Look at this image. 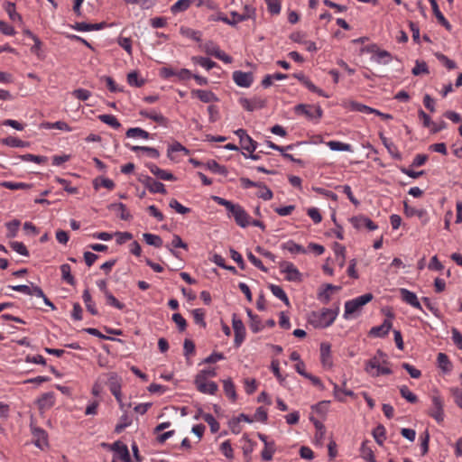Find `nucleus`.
<instances>
[{"label": "nucleus", "mask_w": 462, "mask_h": 462, "mask_svg": "<svg viewBox=\"0 0 462 462\" xmlns=\"http://www.w3.org/2000/svg\"><path fill=\"white\" fill-rule=\"evenodd\" d=\"M387 364L386 355L381 349H378L374 356L365 363V371L373 377L391 374L393 371L386 366Z\"/></svg>", "instance_id": "nucleus-1"}, {"label": "nucleus", "mask_w": 462, "mask_h": 462, "mask_svg": "<svg viewBox=\"0 0 462 462\" xmlns=\"http://www.w3.org/2000/svg\"><path fill=\"white\" fill-rule=\"evenodd\" d=\"M338 314V309L324 308L319 311H312L309 322L316 328H325L333 324Z\"/></svg>", "instance_id": "nucleus-2"}, {"label": "nucleus", "mask_w": 462, "mask_h": 462, "mask_svg": "<svg viewBox=\"0 0 462 462\" xmlns=\"http://www.w3.org/2000/svg\"><path fill=\"white\" fill-rule=\"evenodd\" d=\"M373 298L374 296L372 293H365L353 300L346 301L345 311L343 315L344 318L347 319L355 313L360 311L363 306L370 302Z\"/></svg>", "instance_id": "nucleus-3"}, {"label": "nucleus", "mask_w": 462, "mask_h": 462, "mask_svg": "<svg viewBox=\"0 0 462 462\" xmlns=\"http://www.w3.org/2000/svg\"><path fill=\"white\" fill-rule=\"evenodd\" d=\"M107 379V385L111 393L115 396L116 400L122 405V378L115 372H109L105 374Z\"/></svg>", "instance_id": "nucleus-4"}, {"label": "nucleus", "mask_w": 462, "mask_h": 462, "mask_svg": "<svg viewBox=\"0 0 462 462\" xmlns=\"http://www.w3.org/2000/svg\"><path fill=\"white\" fill-rule=\"evenodd\" d=\"M294 111L299 116H304L308 120H319L323 115L319 106L299 104L294 107Z\"/></svg>", "instance_id": "nucleus-5"}, {"label": "nucleus", "mask_w": 462, "mask_h": 462, "mask_svg": "<svg viewBox=\"0 0 462 462\" xmlns=\"http://www.w3.org/2000/svg\"><path fill=\"white\" fill-rule=\"evenodd\" d=\"M432 405L428 411L429 416L433 418L439 424L444 421V402L440 395L434 394L431 396Z\"/></svg>", "instance_id": "nucleus-6"}, {"label": "nucleus", "mask_w": 462, "mask_h": 462, "mask_svg": "<svg viewBox=\"0 0 462 462\" xmlns=\"http://www.w3.org/2000/svg\"><path fill=\"white\" fill-rule=\"evenodd\" d=\"M281 272L286 274L285 279L289 282H300L301 273L291 262L282 261L279 263Z\"/></svg>", "instance_id": "nucleus-7"}, {"label": "nucleus", "mask_w": 462, "mask_h": 462, "mask_svg": "<svg viewBox=\"0 0 462 462\" xmlns=\"http://www.w3.org/2000/svg\"><path fill=\"white\" fill-rule=\"evenodd\" d=\"M232 326L235 332L234 344L236 347H239L245 340L246 333L243 321L236 314L233 315Z\"/></svg>", "instance_id": "nucleus-8"}, {"label": "nucleus", "mask_w": 462, "mask_h": 462, "mask_svg": "<svg viewBox=\"0 0 462 462\" xmlns=\"http://www.w3.org/2000/svg\"><path fill=\"white\" fill-rule=\"evenodd\" d=\"M139 181L143 183L151 193L165 194L167 192L163 183L155 180L150 176H143L139 179Z\"/></svg>", "instance_id": "nucleus-9"}, {"label": "nucleus", "mask_w": 462, "mask_h": 462, "mask_svg": "<svg viewBox=\"0 0 462 462\" xmlns=\"http://www.w3.org/2000/svg\"><path fill=\"white\" fill-rule=\"evenodd\" d=\"M194 383L197 389L202 393L213 395L218 390V386L215 382L203 380L202 377H195Z\"/></svg>", "instance_id": "nucleus-10"}, {"label": "nucleus", "mask_w": 462, "mask_h": 462, "mask_svg": "<svg viewBox=\"0 0 462 462\" xmlns=\"http://www.w3.org/2000/svg\"><path fill=\"white\" fill-rule=\"evenodd\" d=\"M231 214L239 226L245 228L250 226L251 217L245 208L239 204H236V208L231 212Z\"/></svg>", "instance_id": "nucleus-11"}, {"label": "nucleus", "mask_w": 462, "mask_h": 462, "mask_svg": "<svg viewBox=\"0 0 462 462\" xmlns=\"http://www.w3.org/2000/svg\"><path fill=\"white\" fill-rule=\"evenodd\" d=\"M234 82L241 88H249L253 81L254 76L251 72H244L241 70H236L232 75Z\"/></svg>", "instance_id": "nucleus-12"}, {"label": "nucleus", "mask_w": 462, "mask_h": 462, "mask_svg": "<svg viewBox=\"0 0 462 462\" xmlns=\"http://www.w3.org/2000/svg\"><path fill=\"white\" fill-rule=\"evenodd\" d=\"M400 293H401L402 300L405 303L422 311L421 304H420L417 295L414 292L409 291L408 289L402 288V289H400Z\"/></svg>", "instance_id": "nucleus-13"}, {"label": "nucleus", "mask_w": 462, "mask_h": 462, "mask_svg": "<svg viewBox=\"0 0 462 462\" xmlns=\"http://www.w3.org/2000/svg\"><path fill=\"white\" fill-rule=\"evenodd\" d=\"M404 214L406 215V217H418L423 225H426L428 222H429V216H428V212L426 209H417L413 207H411L408 205L407 202H404Z\"/></svg>", "instance_id": "nucleus-14"}, {"label": "nucleus", "mask_w": 462, "mask_h": 462, "mask_svg": "<svg viewBox=\"0 0 462 462\" xmlns=\"http://www.w3.org/2000/svg\"><path fill=\"white\" fill-rule=\"evenodd\" d=\"M239 103L243 108L249 112H253L256 109H261L265 106V101L259 97H254L252 99L243 97L239 99Z\"/></svg>", "instance_id": "nucleus-15"}, {"label": "nucleus", "mask_w": 462, "mask_h": 462, "mask_svg": "<svg viewBox=\"0 0 462 462\" xmlns=\"http://www.w3.org/2000/svg\"><path fill=\"white\" fill-rule=\"evenodd\" d=\"M191 96L198 97L203 103H215L219 101L217 95L211 90L193 89L191 90Z\"/></svg>", "instance_id": "nucleus-16"}, {"label": "nucleus", "mask_w": 462, "mask_h": 462, "mask_svg": "<svg viewBox=\"0 0 462 462\" xmlns=\"http://www.w3.org/2000/svg\"><path fill=\"white\" fill-rule=\"evenodd\" d=\"M392 327V321L390 319H384L380 326L373 327L369 331V335L374 337H384L388 335Z\"/></svg>", "instance_id": "nucleus-17"}, {"label": "nucleus", "mask_w": 462, "mask_h": 462, "mask_svg": "<svg viewBox=\"0 0 462 462\" xmlns=\"http://www.w3.org/2000/svg\"><path fill=\"white\" fill-rule=\"evenodd\" d=\"M112 450L115 452V455L123 462H131L129 450L125 444L120 441H116L112 445Z\"/></svg>", "instance_id": "nucleus-18"}, {"label": "nucleus", "mask_w": 462, "mask_h": 462, "mask_svg": "<svg viewBox=\"0 0 462 462\" xmlns=\"http://www.w3.org/2000/svg\"><path fill=\"white\" fill-rule=\"evenodd\" d=\"M320 361L325 368H331L333 365L331 346L328 343L320 344Z\"/></svg>", "instance_id": "nucleus-19"}, {"label": "nucleus", "mask_w": 462, "mask_h": 462, "mask_svg": "<svg viewBox=\"0 0 462 462\" xmlns=\"http://www.w3.org/2000/svg\"><path fill=\"white\" fill-rule=\"evenodd\" d=\"M139 114L146 118H149L156 123H158L160 125L167 126L168 125V119L160 112H157L155 110H141Z\"/></svg>", "instance_id": "nucleus-20"}, {"label": "nucleus", "mask_w": 462, "mask_h": 462, "mask_svg": "<svg viewBox=\"0 0 462 462\" xmlns=\"http://www.w3.org/2000/svg\"><path fill=\"white\" fill-rule=\"evenodd\" d=\"M70 27L79 32L98 31L106 27V23H88L85 22H78L70 25Z\"/></svg>", "instance_id": "nucleus-21"}, {"label": "nucleus", "mask_w": 462, "mask_h": 462, "mask_svg": "<svg viewBox=\"0 0 462 462\" xmlns=\"http://www.w3.org/2000/svg\"><path fill=\"white\" fill-rule=\"evenodd\" d=\"M32 435L35 439L34 445L41 449H44L48 447V436L44 430L41 428H33Z\"/></svg>", "instance_id": "nucleus-22"}, {"label": "nucleus", "mask_w": 462, "mask_h": 462, "mask_svg": "<svg viewBox=\"0 0 462 462\" xmlns=\"http://www.w3.org/2000/svg\"><path fill=\"white\" fill-rule=\"evenodd\" d=\"M147 167L149 168L150 171L153 175H155L158 179H161L162 180H169V181L175 180V177L172 173L159 168L154 163H149V164H147Z\"/></svg>", "instance_id": "nucleus-23"}, {"label": "nucleus", "mask_w": 462, "mask_h": 462, "mask_svg": "<svg viewBox=\"0 0 462 462\" xmlns=\"http://www.w3.org/2000/svg\"><path fill=\"white\" fill-rule=\"evenodd\" d=\"M353 226L356 228L365 226L369 230H375L378 226L366 217H355L351 219Z\"/></svg>", "instance_id": "nucleus-24"}, {"label": "nucleus", "mask_w": 462, "mask_h": 462, "mask_svg": "<svg viewBox=\"0 0 462 462\" xmlns=\"http://www.w3.org/2000/svg\"><path fill=\"white\" fill-rule=\"evenodd\" d=\"M340 288L337 287V286H335V285H332V284H326L323 288H321L319 292H318V300L324 303V304H327L329 302L330 299H331V292L332 291H337L339 290Z\"/></svg>", "instance_id": "nucleus-25"}, {"label": "nucleus", "mask_w": 462, "mask_h": 462, "mask_svg": "<svg viewBox=\"0 0 462 462\" xmlns=\"http://www.w3.org/2000/svg\"><path fill=\"white\" fill-rule=\"evenodd\" d=\"M165 246L175 257H179V254L174 250L175 248H182L185 250L188 249V245L182 241L179 235H173L171 243L170 245H166Z\"/></svg>", "instance_id": "nucleus-26"}, {"label": "nucleus", "mask_w": 462, "mask_h": 462, "mask_svg": "<svg viewBox=\"0 0 462 462\" xmlns=\"http://www.w3.org/2000/svg\"><path fill=\"white\" fill-rule=\"evenodd\" d=\"M55 403V395L53 393L49 392L43 393L38 400L37 404L41 410H47L52 407Z\"/></svg>", "instance_id": "nucleus-27"}, {"label": "nucleus", "mask_w": 462, "mask_h": 462, "mask_svg": "<svg viewBox=\"0 0 462 462\" xmlns=\"http://www.w3.org/2000/svg\"><path fill=\"white\" fill-rule=\"evenodd\" d=\"M429 2L431 5L432 12H433L434 15L436 16L438 22L441 25H443L447 30L450 31L451 24L448 23V21L445 18L443 14L440 12L437 1L436 0H429Z\"/></svg>", "instance_id": "nucleus-28"}, {"label": "nucleus", "mask_w": 462, "mask_h": 462, "mask_svg": "<svg viewBox=\"0 0 462 462\" xmlns=\"http://www.w3.org/2000/svg\"><path fill=\"white\" fill-rule=\"evenodd\" d=\"M108 208L116 211L122 220H130L132 218V215L128 211L126 206L121 202L112 203L108 206Z\"/></svg>", "instance_id": "nucleus-29"}, {"label": "nucleus", "mask_w": 462, "mask_h": 462, "mask_svg": "<svg viewBox=\"0 0 462 462\" xmlns=\"http://www.w3.org/2000/svg\"><path fill=\"white\" fill-rule=\"evenodd\" d=\"M281 248L293 254H306L307 252L302 245L295 243L293 240H288L287 242L282 244Z\"/></svg>", "instance_id": "nucleus-30"}, {"label": "nucleus", "mask_w": 462, "mask_h": 462, "mask_svg": "<svg viewBox=\"0 0 462 462\" xmlns=\"http://www.w3.org/2000/svg\"><path fill=\"white\" fill-rule=\"evenodd\" d=\"M126 147H128L131 151L136 152L139 151H142L145 152L148 156L157 159L160 157V152L157 149L148 146H139V145H129L125 144Z\"/></svg>", "instance_id": "nucleus-31"}, {"label": "nucleus", "mask_w": 462, "mask_h": 462, "mask_svg": "<svg viewBox=\"0 0 462 462\" xmlns=\"http://www.w3.org/2000/svg\"><path fill=\"white\" fill-rule=\"evenodd\" d=\"M372 59L378 64H388L392 60V55L389 51L384 50H379L377 49Z\"/></svg>", "instance_id": "nucleus-32"}, {"label": "nucleus", "mask_w": 462, "mask_h": 462, "mask_svg": "<svg viewBox=\"0 0 462 462\" xmlns=\"http://www.w3.org/2000/svg\"><path fill=\"white\" fill-rule=\"evenodd\" d=\"M333 250L335 253L336 260L337 261L338 265L342 268L346 263V247L336 242L333 245Z\"/></svg>", "instance_id": "nucleus-33"}, {"label": "nucleus", "mask_w": 462, "mask_h": 462, "mask_svg": "<svg viewBox=\"0 0 462 462\" xmlns=\"http://www.w3.org/2000/svg\"><path fill=\"white\" fill-rule=\"evenodd\" d=\"M82 300L86 305L88 311H89L92 315L98 314V311L96 308V304L93 301L91 294L88 289L84 290L82 293Z\"/></svg>", "instance_id": "nucleus-34"}, {"label": "nucleus", "mask_w": 462, "mask_h": 462, "mask_svg": "<svg viewBox=\"0 0 462 462\" xmlns=\"http://www.w3.org/2000/svg\"><path fill=\"white\" fill-rule=\"evenodd\" d=\"M206 167L213 173L220 174L223 176H226L228 173L227 169L225 166L220 165L215 160L208 161L206 164Z\"/></svg>", "instance_id": "nucleus-35"}, {"label": "nucleus", "mask_w": 462, "mask_h": 462, "mask_svg": "<svg viewBox=\"0 0 462 462\" xmlns=\"http://www.w3.org/2000/svg\"><path fill=\"white\" fill-rule=\"evenodd\" d=\"M4 9L8 14L9 18L13 22H20L22 23V16L16 13L15 11V5L13 2H5L4 3Z\"/></svg>", "instance_id": "nucleus-36"}, {"label": "nucleus", "mask_w": 462, "mask_h": 462, "mask_svg": "<svg viewBox=\"0 0 462 462\" xmlns=\"http://www.w3.org/2000/svg\"><path fill=\"white\" fill-rule=\"evenodd\" d=\"M223 389L226 395L231 399V401L235 402L236 400V392L234 383L230 378L223 381Z\"/></svg>", "instance_id": "nucleus-37"}, {"label": "nucleus", "mask_w": 462, "mask_h": 462, "mask_svg": "<svg viewBox=\"0 0 462 462\" xmlns=\"http://www.w3.org/2000/svg\"><path fill=\"white\" fill-rule=\"evenodd\" d=\"M327 145L331 151L335 152H353L352 146L349 143H345L339 141H329Z\"/></svg>", "instance_id": "nucleus-38"}, {"label": "nucleus", "mask_w": 462, "mask_h": 462, "mask_svg": "<svg viewBox=\"0 0 462 462\" xmlns=\"http://www.w3.org/2000/svg\"><path fill=\"white\" fill-rule=\"evenodd\" d=\"M143 237L147 245L154 246L156 248H160L162 246V239L160 236L151 234V233H144L143 235Z\"/></svg>", "instance_id": "nucleus-39"}, {"label": "nucleus", "mask_w": 462, "mask_h": 462, "mask_svg": "<svg viewBox=\"0 0 462 462\" xmlns=\"http://www.w3.org/2000/svg\"><path fill=\"white\" fill-rule=\"evenodd\" d=\"M269 289L275 297H277L282 301H283L287 306L290 305L289 298L281 286L275 285V284H270Z\"/></svg>", "instance_id": "nucleus-40"}, {"label": "nucleus", "mask_w": 462, "mask_h": 462, "mask_svg": "<svg viewBox=\"0 0 462 462\" xmlns=\"http://www.w3.org/2000/svg\"><path fill=\"white\" fill-rule=\"evenodd\" d=\"M240 145L243 150L252 153L257 148V142L253 140L252 137L247 134L245 137L242 138Z\"/></svg>", "instance_id": "nucleus-41"}, {"label": "nucleus", "mask_w": 462, "mask_h": 462, "mask_svg": "<svg viewBox=\"0 0 462 462\" xmlns=\"http://www.w3.org/2000/svg\"><path fill=\"white\" fill-rule=\"evenodd\" d=\"M98 119L103 122L104 124H106L113 127L114 129H119L121 127V124L118 121V119L114 115H99Z\"/></svg>", "instance_id": "nucleus-42"}, {"label": "nucleus", "mask_w": 462, "mask_h": 462, "mask_svg": "<svg viewBox=\"0 0 462 462\" xmlns=\"http://www.w3.org/2000/svg\"><path fill=\"white\" fill-rule=\"evenodd\" d=\"M125 135L126 137L128 138H135V137H140V138H143V139H149L150 138V134L140 128V127H133V128H129L126 133H125Z\"/></svg>", "instance_id": "nucleus-43"}, {"label": "nucleus", "mask_w": 462, "mask_h": 462, "mask_svg": "<svg viewBox=\"0 0 462 462\" xmlns=\"http://www.w3.org/2000/svg\"><path fill=\"white\" fill-rule=\"evenodd\" d=\"M0 186L11 190L16 189H28L32 187L31 184L25 182H14V181H2Z\"/></svg>", "instance_id": "nucleus-44"}, {"label": "nucleus", "mask_w": 462, "mask_h": 462, "mask_svg": "<svg viewBox=\"0 0 462 462\" xmlns=\"http://www.w3.org/2000/svg\"><path fill=\"white\" fill-rule=\"evenodd\" d=\"M361 457L366 462H376L374 451L363 442L360 448Z\"/></svg>", "instance_id": "nucleus-45"}, {"label": "nucleus", "mask_w": 462, "mask_h": 462, "mask_svg": "<svg viewBox=\"0 0 462 462\" xmlns=\"http://www.w3.org/2000/svg\"><path fill=\"white\" fill-rule=\"evenodd\" d=\"M180 32L181 35L192 39L197 42H199L201 41V32L199 31H195L189 27H180Z\"/></svg>", "instance_id": "nucleus-46"}, {"label": "nucleus", "mask_w": 462, "mask_h": 462, "mask_svg": "<svg viewBox=\"0 0 462 462\" xmlns=\"http://www.w3.org/2000/svg\"><path fill=\"white\" fill-rule=\"evenodd\" d=\"M191 0H178L175 4L171 6V12L172 14H178L186 11L190 6Z\"/></svg>", "instance_id": "nucleus-47"}, {"label": "nucleus", "mask_w": 462, "mask_h": 462, "mask_svg": "<svg viewBox=\"0 0 462 462\" xmlns=\"http://www.w3.org/2000/svg\"><path fill=\"white\" fill-rule=\"evenodd\" d=\"M192 317L194 319V322L199 325V327L205 328L207 326V323L205 321V315L206 312L203 309H195L192 310Z\"/></svg>", "instance_id": "nucleus-48"}, {"label": "nucleus", "mask_w": 462, "mask_h": 462, "mask_svg": "<svg viewBox=\"0 0 462 462\" xmlns=\"http://www.w3.org/2000/svg\"><path fill=\"white\" fill-rule=\"evenodd\" d=\"M127 83L132 87L141 88L144 85L145 80L139 78V75L136 71H132L127 74Z\"/></svg>", "instance_id": "nucleus-49"}, {"label": "nucleus", "mask_w": 462, "mask_h": 462, "mask_svg": "<svg viewBox=\"0 0 462 462\" xmlns=\"http://www.w3.org/2000/svg\"><path fill=\"white\" fill-rule=\"evenodd\" d=\"M373 436L376 443L382 446L383 444V441L386 439L384 426L381 424L376 426L373 430Z\"/></svg>", "instance_id": "nucleus-50"}, {"label": "nucleus", "mask_w": 462, "mask_h": 462, "mask_svg": "<svg viewBox=\"0 0 462 462\" xmlns=\"http://www.w3.org/2000/svg\"><path fill=\"white\" fill-rule=\"evenodd\" d=\"M437 361L439 368L444 372H449L451 370V363L446 354L439 353Z\"/></svg>", "instance_id": "nucleus-51"}, {"label": "nucleus", "mask_w": 462, "mask_h": 462, "mask_svg": "<svg viewBox=\"0 0 462 462\" xmlns=\"http://www.w3.org/2000/svg\"><path fill=\"white\" fill-rule=\"evenodd\" d=\"M60 272L62 279L68 282L70 285H73L75 283V279L73 275L71 274V268L70 265L68 263H64L60 266Z\"/></svg>", "instance_id": "nucleus-52"}, {"label": "nucleus", "mask_w": 462, "mask_h": 462, "mask_svg": "<svg viewBox=\"0 0 462 462\" xmlns=\"http://www.w3.org/2000/svg\"><path fill=\"white\" fill-rule=\"evenodd\" d=\"M192 60H193V62L199 64V66L203 67L207 70H210L211 69H213L217 66V63L215 61L211 60L208 58H205V57H193Z\"/></svg>", "instance_id": "nucleus-53"}, {"label": "nucleus", "mask_w": 462, "mask_h": 462, "mask_svg": "<svg viewBox=\"0 0 462 462\" xmlns=\"http://www.w3.org/2000/svg\"><path fill=\"white\" fill-rule=\"evenodd\" d=\"M178 152H184L185 154H189V151L186 147H184L181 143L176 142L171 146H169L167 155L171 160H174L175 157L173 153Z\"/></svg>", "instance_id": "nucleus-54"}, {"label": "nucleus", "mask_w": 462, "mask_h": 462, "mask_svg": "<svg viewBox=\"0 0 462 462\" xmlns=\"http://www.w3.org/2000/svg\"><path fill=\"white\" fill-rule=\"evenodd\" d=\"M0 143L10 147H25L27 145L25 142L13 136L0 140Z\"/></svg>", "instance_id": "nucleus-55"}, {"label": "nucleus", "mask_w": 462, "mask_h": 462, "mask_svg": "<svg viewBox=\"0 0 462 462\" xmlns=\"http://www.w3.org/2000/svg\"><path fill=\"white\" fill-rule=\"evenodd\" d=\"M400 393L402 398L411 403H415L418 401L417 395L414 394L406 385H402L400 387Z\"/></svg>", "instance_id": "nucleus-56"}, {"label": "nucleus", "mask_w": 462, "mask_h": 462, "mask_svg": "<svg viewBox=\"0 0 462 462\" xmlns=\"http://www.w3.org/2000/svg\"><path fill=\"white\" fill-rule=\"evenodd\" d=\"M259 191L256 193V196L263 200H270L273 197V191L263 182H260Z\"/></svg>", "instance_id": "nucleus-57"}, {"label": "nucleus", "mask_w": 462, "mask_h": 462, "mask_svg": "<svg viewBox=\"0 0 462 462\" xmlns=\"http://www.w3.org/2000/svg\"><path fill=\"white\" fill-rule=\"evenodd\" d=\"M21 225L20 220L14 219L10 222H7L5 224V226L7 228V237H15L19 229V226Z\"/></svg>", "instance_id": "nucleus-58"}, {"label": "nucleus", "mask_w": 462, "mask_h": 462, "mask_svg": "<svg viewBox=\"0 0 462 462\" xmlns=\"http://www.w3.org/2000/svg\"><path fill=\"white\" fill-rule=\"evenodd\" d=\"M202 418L209 425L210 430L213 433H216L219 430L220 425L212 414L205 413L203 414Z\"/></svg>", "instance_id": "nucleus-59"}, {"label": "nucleus", "mask_w": 462, "mask_h": 462, "mask_svg": "<svg viewBox=\"0 0 462 462\" xmlns=\"http://www.w3.org/2000/svg\"><path fill=\"white\" fill-rule=\"evenodd\" d=\"M169 207L174 209L177 213L185 215L190 212V208L181 205L177 199H171Z\"/></svg>", "instance_id": "nucleus-60"}, {"label": "nucleus", "mask_w": 462, "mask_h": 462, "mask_svg": "<svg viewBox=\"0 0 462 462\" xmlns=\"http://www.w3.org/2000/svg\"><path fill=\"white\" fill-rule=\"evenodd\" d=\"M10 247L17 254L23 256H29V251L22 242L14 241L10 243Z\"/></svg>", "instance_id": "nucleus-61"}, {"label": "nucleus", "mask_w": 462, "mask_h": 462, "mask_svg": "<svg viewBox=\"0 0 462 462\" xmlns=\"http://www.w3.org/2000/svg\"><path fill=\"white\" fill-rule=\"evenodd\" d=\"M220 451L228 459H232L234 457V451L230 440H225L221 443Z\"/></svg>", "instance_id": "nucleus-62"}, {"label": "nucleus", "mask_w": 462, "mask_h": 462, "mask_svg": "<svg viewBox=\"0 0 462 462\" xmlns=\"http://www.w3.org/2000/svg\"><path fill=\"white\" fill-rule=\"evenodd\" d=\"M411 73L414 76H419L420 74H428L429 69H428L426 62L416 60L415 66L412 69Z\"/></svg>", "instance_id": "nucleus-63"}, {"label": "nucleus", "mask_w": 462, "mask_h": 462, "mask_svg": "<svg viewBox=\"0 0 462 462\" xmlns=\"http://www.w3.org/2000/svg\"><path fill=\"white\" fill-rule=\"evenodd\" d=\"M219 47L215 42L208 41L203 45V51L208 54L216 57L219 51Z\"/></svg>", "instance_id": "nucleus-64"}]
</instances>
